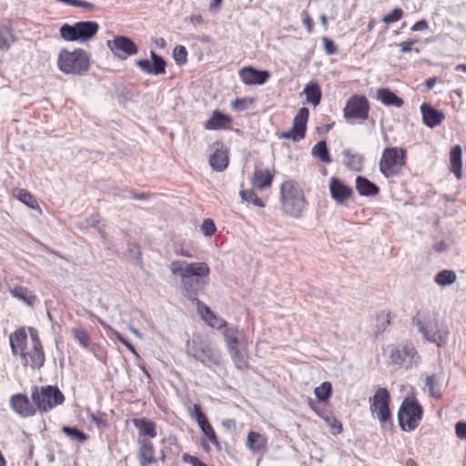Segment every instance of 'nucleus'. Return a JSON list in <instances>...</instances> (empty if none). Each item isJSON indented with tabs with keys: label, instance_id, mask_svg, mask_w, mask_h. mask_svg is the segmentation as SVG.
<instances>
[{
	"label": "nucleus",
	"instance_id": "obj_1",
	"mask_svg": "<svg viewBox=\"0 0 466 466\" xmlns=\"http://www.w3.org/2000/svg\"><path fill=\"white\" fill-rule=\"evenodd\" d=\"M31 346L28 347V337L25 327L16 329L9 336L11 351L14 356L19 357L24 367L32 370L41 369L46 362V354L38 331L32 327L28 328Z\"/></svg>",
	"mask_w": 466,
	"mask_h": 466
},
{
	"label": "nucleus",
	"instance_id": "obj_2",
	"mask_svg": "<svg viewBox=\"0 0 466 466\" xmlns=\"http://www.w3.org/2000/svg\"><path fill=\"white\" fill-rule=\"evenodd\" d=\"M131 422L137 431V458L139 466L155 465L157 464L158 461L164 462L166 461L165 452L161 451V455L158 458L156 446L152 441L157 436V422L146 417L133 418Z\"/></svg>",
	"mask_w": 466,
	"mask_h": 466
},
{
	"label": "nucleus",
	"instance_id": "obj_3",
	"mask_svg": "<svg viewBox=\"0 0 466 466\" xmlns=\"http://www.w3.org/2000/svg\"><path fill=\"white\" fill-rule=\"evenodd\" d=\"M280 203L285 214L299 218L305 207L306 198L301 187L294 180H286L280 186Z\"/></svg>",
	"mask_w": 466,
	"mask_h": 466
},
{
	"label": "nucleus",
	"instance_id": "obj_4",
	"mask_svg": "<svg viewBox=\"0 0 466 466\" xmlns=\"http://www.w3.org/2000/svg\"><path fill=\"white\" fill-rule=\"evenodd\" d=\"M56 65L64 74L80 76L89 69L90 56L82 48H76L73 51L63 48L58 53Z\"/></svg>",
	"mask_w": 466,
	"mask_h": 466
},
{
	"label": "nucleus",
	"instance_id": "obj_5",
	"mask_svg": "<svg viewBox=\"0 0 466 466\" xmlns=\"http://www.w3.org/2000/svg\"><path fill=\"white\" fill-rule=\"evenodd\" d=\"M424 409L414 393L408 395L400 403L398 410V422L401 431L410 432L420 424Z\"/></svg>",
	"mask_w": 466,
	"mask_h": 466
},
{
	"label": "nucleus",
	"instance_id": "obj_6",
	"mask_svg": "<svg viewBox=\"0 0 466 466\" xmlns=\"http://www.w3.org/2000/svg\"><path fill=\"white\" fill-rule=\"evenodd\" d=\"M31 399L40 414L51 411L66 400L64 393L57 386L53 385L33 386L31 388Z\"/></svg>",
	"mask_w": 466,
	"mask_h": 466
},
{
	"label": "nucleus",
	"instance_id": "obj_7",
	"mask_svg": "<svg viewBox=\"0 0 466 466\" xmlns=\"http://www.w3.org/2000/svg\"><path fill=\"white\" fill-rule=\"evenodd\" d=\"M370 410L377 419L382 429H391L393 426L392 414L390 408V394L386 388H378L369 399Z\"/></svg>",
	"mask_w": 466,
	"mask_h": 466
},
{
	"label": "nucleus",
	"instance_id": "obj_8",
	"mask_svg": "<svg viewBox=\"0 0 466 466\" xmlns=\"http://www.w3.org/2000/svg\"><path fill=\"white\" fill-rule=\"evenodd\" d=\"M414 321L426 340L435 343L438 347L446 344L450 332L443 321L435 317H425L421 319L419 315L414 319Z\"/></svg>",
	"mask_w": 466,
	"mask_h": 466
},
{
	"label": "nucleus",
	"instance_id": "obj_9",
	"mask_svg": "<svg viewBox=\"0 0 466 466\" xmlns=\"http://www.w3.org/2000/svg\"><path fill=\"white\" fill-rule=\"evenodd\" d=\"M99 25L96 21H80L73 25L64 24L60 29V36L67 42H87L98 32Z\"/></svg>",
	"mask_w": 466,
	"mask_h": 466
},
{
	"label": "nucleus",
	"instance_id": "obj_10",
	"mask_svg": "<svg viewBox=\"0 0 466 466\" xmlns=\"http://www.w3.org/2000/svg\"><path fill=\"white\" fill-rule=\"evenodd\" d=\"M406 150L401 147H386L380 160V170L386 177L398 175L406 163Z\"/></svg>",
	"mask_w": 466,
	"mask_h": 466
},
{
	"label": "nucleus",
	"instance_id": "obj_11",
	"mask_svg": "<svg viewBox=\"0 0 466 466\" xmlns=\"http://www.w3.org/2000/svg\"><path fill=\"white\" fill-rule=\"evenodd\" d=\"M170 269L173 275L181 277L183 285L187 292L191 291L192 284L189 281L191 277H206L210 271L209 267L205 262L186 263L178 260L171 263Z\"/></svg>",
	"mask_w": 466,
	"mask_h": 466
},
{
	"label": "nucleus",
	"instance_id": "obj_12",
	"mask_svg": "<svg viewBox=\"0 0 466 466\" xmlns=\"http://www.w3.org/2000/svg\"><path fill=\"white\" fill-rule=\"evenodd\" d=\"M370 106L363 95H352L343 109V116L349 123L364 122L369 118Z\"/></svg>",
	"mask_w": 466,
	"mask_h": 466
},
{
	"label": "nucleus",
	"instance_id": "obj_13",
	"mask_svg": "<svg viewBox=\"0 0 466 466\" xmlns=\"http://www.w3.org/2000/svg\"><path fill=\"white\" fill-rule=\"evenodd\" d=\"M106 46L114 56L120 60H126L138 53L137 44L125 35H115L113 39L106 41Z\"/></svg>",
	"mask_w": 466,
	"mask_h": 466
},
{
	"label": "nucleus",
	"instance_id": "obj_14",
	"mask_svg": "<svg viewBox=\"0 0 466 466\" xmlns=\"http://www.w3.org/2000/svg\"><path fill=\"white\" fill-rule=\"evenodd\" d=\"M309 117V110L307 107L299 108L295 116L292 123V127L289 131H284L279 134V138L291 139L293 141H299L305 137L307 131V122Z\"/></svg>",
	"mask_w": 466,
	"mask_h": 466
},
{
	"label": "nucleus",
	"instance_id": "obj_15",
	"mask_svg": "<svg viewBox=\"0 0 466 466\" xmlns=\"http://www.w3.org/2000/svg\"><path fill=\"white\" fill-rule=\"evenodd\" d=\"M9 406L22 418L33 417L37 413L33 400L25 393L13 394L9 399Z\"/></svg>",
	"mask_w": 466,
	"mask_h": 466
},
{
	"label": "nucleus",
	"instance_id": "obj_16",
	"mask_svg": "<svg viewBox=\"0 0 466 466\" xmlns=\"http://www.w3.org/2000/svg\"><path fill=\"white\" fill-rule=\"evenodd\" d=\"M150 57L152 63L148 59H139L136 61L137 66L147 75L158 76L166 74L167 63L165 59L154 51L150 52Z\"/></svg>",
	"mask_w": 466,
	"mask_h": 466
},
{
	"label": "nucleus",
	"instance_id": "obj_17",
	"mask_svg": "<svg viewBox=\"0 0 466 466\" xmlns=\"http://www.w3.org/2000/svg\"><path fill=\"white\" fill-rule=\"evenodd\" d=\"M240 80L247 86L265 84L270 74L267 70H258L253 66H244L238 71Z\"/></svg>",
	"mask_w": 466,
	"mask_h": 466
},
{
	"label": "nucleus",
	"instance_id": "obj_18",
	"mask_svg": "<svg viewBox=\"0 0 466 466\" xmlns=\"http://www.w3.org/2000/svg\"><path fill=\"white\" fill-rule=\"evenodd\" d=\"M194 300L196 301L198 315L208 326L217 329H225L228 326V322L221 317L216 315L208 306L198 299H195Z\"/></svg>",
	"mask_w": 466,
	"mask_h": 466
},
{
	"label": "nucleus",
	"instance_id": "obj_19",
	"mask_svg": "<svg viewBox=\"0 0 466 466\" xmlns=\"http://www.w3.org/2000/svg\"><path fill=\"white\" fill-rule=\"evenodd\" d=\"M232 126V116L218 110H214L210 117L204 123V127L207 130H230Z\"/></svg>",
	"mask_w": 466,
	"mask_h": 466
},
{
	"label": "nucleus",
	"instance_id": "obj_20",
	"mask_svg": "<svg viewBox=\"0 0 466 466\" xmlns=\"http://www.w3.org/2000/svg\"><path fill=\"white\" fill-rule=\"evenodd\" d=\"M329 191L332 198L340 204L350 198L353 195V189L336 177H332L329 179Z\"/></svg>",
	"mask_w": 466,
	"mask_h": 466
},
{
	"label": "nucleus",
	"instance_id": "obj_21",
	"mask_svg": "<svg viewBox=\"0 0 466 466\" xmlns=\"http://www.w3.org/2000/svg\"><path fill=\"white\" fill-rule=\"evenodd\" d=\"M245 444L253 454H264L268 451V438L255 431L248 432Z\"/></svg>",
	"mask_w": 466,
	"mask_h": 466
},
{
	"label": "nucleus",
	"instance_id": "obj_22",
	"mask_svg": "<svg viewBox=\"0 0 466 466\" xmlns=\"http://www.w3.org/2000/svg\"><path fill=\"white\" fill-rule=\"evenodd\" d=\"M420 112L423 123L431 128L441 125L445 119V115L442 111L437 110L426 103L420 106Z\"/></svg>",
	"mask_w": 466,
	"mask_h": 466
},
{
	"label": "nucleus",
	"instance_id": "obj_23",
	"mask_svg": "<svg viewBox=\"0 0 466 466\" xmlns=\"http://www.w3.org/2000/svg\"><path fill=\"white\" fill-rule=\"evenodd\" d=\"M417 355L415 348L411 344H405L400 349L392 347L390 353V360L392 364L403 366L407 359H413Z\"/></svg>",
	"mask_w": 466,
	"mask_h": 466
},
{
	"label": "nucleus",
	"instance_id": "obj_24",
	"mask_svg": "<svg viewBox=\"0 0 466 466\" xmlns=\"http://www.w3.org/2000/svg\"><path fill=\"white\" fill-rule=\"evenodd\" d=\"M198 426L203 432L204 438L202 439V447L205 451L209 452L210 446L209 443L214 445L218 450H220V442L218 439L216 431L212 425L209 423L208 420H206L200 423Z\"/></svg>",
	"mask_w": 466,
	"mask_h": 466
},
{
	"label": "nucleus",
	"instance_id": "obj_25",
	"mask_svg": "<svg viewBox=\"0 0 466 466\" xmlns=\"http://www.w3.org/2000/svg\"><path fill=\"white\" fill-rule=\"evenodd\" d=\"M273 174L268 168H258L255 169L251 184L254 187L258 189H263L266 187H269L272 184Z\"/></svg>",
	"mask_w": 466,
	"mask_h": 466
},
{
	"label": "nucleus",
	"instance_id": "obj_26",
	"mask_svg": "<svg viewBox=\"0 0 466 466\" xmlns=\"http://www.w3.org/2000/svg\"><path fill=\"white\" fill-rule=\"evenodd\" d=\"M450 170L458 179L462 177V148L460 145L451 147L450 151Z\"/></svg>",
	"mask_w": 466,
	"mask_h": 466
},
{
	"label": "nucleus",
	"instance_id": "obj_27",
	"mask_svg": "<svg viewBox=\"0 0 466 466\" xmlns=\"http://www.w3.org/2000/svg\"><path fill=\"white\" fill-rule=\"evenodd\" d=\"M209 165L216 171H223L228 166V154L221 146L217 148L209 157Z\"/></svg>",
	"mask_w": 466,
	"mask_h": 466
},
{
	"label": "nucleus",
	"instance_id": "obj_28",
	"mask_svg": "<svg viewBox=\"0 0 466 466\" xmlns=\"http://www.w3.org/2000/svg\"><path fill=\"white\" fill-rule=\"evenodd\" d=\"M355 182L356 189L360 196L374 197L380 192V187L365 177L358 176Z\"/></svg>",
	"mask_w": 466,
	"mask_h": 466
},
{
	"label": "nucleus",
	"instance_id": "obj_29",
	"mask_svg": "<svg viewBox=\"0 0 466 466\" xmlns=\"http://www.w3.org/2000/svg\"><path fill=\"white\" fill-rule=\"evenodd\" d=\"M377 99L387 106L401 107L403 106L402 98L399 97L389 88H379L377 90Z\"/></svg>",
	"mask_w": 466,
	"mask_h": 466
},
{
	"label": "nucleus",
	"instance_id": "obj_30",
	"mask_svg": "<svg viewBox=\"0 0 466 466\" xmlns=\"http://www.w3.org/2000/svg\"><path fill=\"white\" fill-rule=\"evenodd\" d=\"M303 93L306 96V103L317 106L321 100L322 92L319 85L316 81H311L306 85Z\"/></svg>",
	"mask_w": 466,
	"mask_h": 466
},
{
	"label": "nucleus",
	"instance_id": "obj_31",
	"mask_svg": "<svg viewBox=\"0 0 466 466\" xmlns=\"http://www.w3.org/2000/svg\"><path fill=\"white\" fill-rule=\"evenodd\" d=\"M194 357L203 363H218V355L216 350L207 343H204L200 346V348L196 351Z\"/></svg>",
	"mask_w": 466,
	"mask_h": 466
},
{
	"label": "nucleus",
	"instance_id": "obj_32",
	"mask_svg": "<svg viewBox=\"0 0 466 466\" xmlns=\"http://www.w3.org/2000/svg\"><path fill=\"white\" fill-rule=\"evenodd\" d=\"M424 390L431 398L440 400L442 398L441 386L439 377L436 374L427 375L424 379Z\"/></svg>",
	"mask_w": 466,
	"mask_h": 466
},
{
	"label": "nucleus",
	"instance_id": "obj_33",
	"mask_svg": "<svg viewBox=\"0 0 466 466\" xmlns=\"http://www.w3.org/2000/svg\"><path fill=\"white\" fill-rule=\"evenodd\" d=\"M239 334H240V331L238 327L227 326L224 329L223 337H224L226 345L228 347V350L238 348V346L240 344L239 338H238Z\"/></svg>",
	"mask_w": 466,
	"mask_h": 466
},
{
	"label": "nucleus",
	"instance_id": "obj_34",
	"mask_svg": "<svg viewBox=\"0 0 466 466\" xmlns=\"http://www.w3.org/2000/svg\"><path fill=\"white\" fill-rule=\"evenodd\" d=\"M10 293L13 297L24 301L27 305H33L37 299L36 296L32 291L23 286L15 287L10 290Z\"/></svg>",
	"mask_w": 466,
	"mask_h": 466
},
{
	"label": "nucleus",
	"instance_id": "obj_35",
	"mask_svg": "<svg viewBox=\"0 0 466 466\" xmlns=\"http://www.w3.org/2000/svg\"><path fill=\"white\" fill-rule=\"evenodd\" d=\"M235 367L239 370H248L249 367L247 354L240 351L238 348L228 350Z\"/></svg>",
	"mask_w": 466,
	"mask_h": 466
},
{
	"label": "nucleus",
	"instance_id": "obj_36",
	"mask_svg": "<svg viewBox=\"0 0 466 466\" xmlns=\"http://www.w3.org/2000/svg\"><path fill=\"white\" fill-rule=\"evenodd\" d=\"M86 413L88 419L94 422L98 429H106L109 427L108 416L106 412L100 410L94 412L88 409Z\"/></svg>",
	"mask_w": 466,
	"mask_h": 466
},
{
	"label": "nucleus",
	"instance_id": "obj_37",
	"mask_svg": "<svg viewBox=\"0 0 466 466\" xmlns=\"http://www.w3.org/2000/svg\"><path fill=\"white\" fill-rule=\"evenodd\" d=\"M15 197L31 208H38L39 205L36 198L28 190L25 188L16 189Z\"/></svg>",
	"mask_w": 466,
	"mask_h": 466
},
{
	"label": "nucleus",
	"instance_id": "obj_38",
	"mask_svg": "<svg viewBox=\"0 0 466 466\" xmlns=\"http://www.w3.org/2000/svg\"><path fill=\"white\" fill-rule=\"evenodd\" d=\"M63 433H65L70 440L84 443L87 441L88 436L83 431L78 430L75 427L63 426L61 428Z\"/></svg>",
	"mask_w": 466,
	"mask_h": 466
},
{
	"label": "nucleus",
	"instance_id": "obj_39",
	"mask_svg": "<svg viewBox=\"0 0 466 466\" xmlns=\"http://www.w3.org/2000/svg\"><path fill=\"white\" fill-rule=\"evenodd\" d=\"M457 276L453 270L443 269L437 273L434 281L440 286H448L456 281Z\"/></svg>",
	"mask_w": 466,
	"mask_h": 466
},
{
	"label": "nucleus",
	"instance_id": "obj_40",
	"mask_svg": "<svg viewBox=\"0 0 466 466\" xmlns=\"http://www.w3.org/2000/svg\"><path fill=\"white\" fill-rule=\"evenodd\" d=\"M312 155L318 157L324 163L332 161L324 140L318 142L312 148Z\"/></svg>",
	"mask_w": 466,
	"mask_h": 466
},
{
	"label": "nucleus",
	"instance_id": "obj_41",
	"mask_svg": "<svg viewBox=\"0 0 466 466\" xmlns=\"http://www.w3.org/2000/svg\"><path fill=\"white\" fill-rule=\"evenodd\" d=\"M315 396L320 401H327L332 394V386L329 381L322 382L314 390Z\"/></svg>",
	"mask_w": 466,
	"mask_h": 466
},
{
	"label": "nucleus",
	"instance_id": "obj_42",
	"mask_svg": "<svg viewBox=\"0 0 466 466\" xmlns=\"http://www.w3.org/2000/svg\"><path fill=\"white\" fill-rule=\"evenodd\" d=\"M74 339L85 349L90 345L91 338L88 331L85 329L76 328L72 329Z\"/></svg>",
	"mask_w": 466,
	"mask_h": 466
},
{
	"label": "nucleus",
	"instance_id": "obj_43",
	"mask_svg": "<svg viewBox=\"0 0 466 466\" xmlns=\"http://www.w3.org/2000/svg\"><path fill=\"white\" fill-rule=\"evenodd\" d=\"M240 196L244 201L251 202L259 208L265 207V202L252 189L241 190Z\"/></svg>",
	"mask_w": 466,
	"mask_h": 466
},
{
	"label": "nucleus",
	"instance_id": "obj_44",
	"mask_svg": "<svg viewBox=\"0 0 466 466\" xmlns=\"http://www.w3.org/2000/svg\"><path fill=\"white\" fill-rule=\"evenodd\" d=\"M255 98L249 96L236 98L235 100L231 101L230 106L234 111H244L248 109V107L251 106L255 102Z\"/></svg>",
	"mask_w": 466,
	"mask_h": 466
},
{
	"label": "nucleus",
	"instance_id": "obj_45",
	"mask_svg": "<svg viewBox=\"0 0 466 466\" xmlns=\"http://www.w3.org/2000/svg\"><path fill=\"white\" fill-rule=\"evenodd\" d=\"M322 419L329 425L332 434L336 435L342 431V424L334 415L326 412Z\"/></svg>",
	"mask_w": 466,
	"mask_h": 466
},
{
	"label": "nucleus",
	"instance_id": "obj_46",
	"mask_svg": "<svg viewBox=\"0 0 466 466\" xmlns=\"http://www.w3.org/2000/svg\"><path fill=\"white\" fill-rule=\"evenodd\" d=\"M173 57L178 65H184L187 62V51L184 46L178 45L174 48Z\"/></svg>",
	"mask_w": 466,
	"mask_h": 466
},
{
	"label": "nucleus",
	"instance_id": "obj_47",
	"mask_svg": "<svg viewBox=\"0 0 466 466\" xmlns=\"http://www.w3.org/2000/svg\"><path fill=\"white\" fill-rule=\"evenodd\" d=\"M404 12L401 8L396 7L391 12L384 15L381 21L387 25L395 23L403 17Z\"/></svg>",
	"mask_w": 466,
	"mask_h": 466
},
{
	"label": "nucleus",
	"instance_id": "obj_48",
	"mask_svg": "<svg viewBox=\"0 0 466 466\" xmlns=\"http://www.w3.org/2000/svg\"><path fill=\"white\" fill-rule=\"evenodd\" d=\"M390 312L382 311L377 316L378 324V331L382 332L386 329V328L390 324Z\"/></svg>",
	"mask_w": 466,
	"mask_h": 466
},
{
	"label": "nucleus",
	"instance_id": "obj_49",
	"mask_svg": "<svg viewBox=\"0 0 466 466\" xmlns=\"http://www.w3.org/2000/svg\"><path fill=\"white\" fill-rule=\"evenodd\" d=\"M56 2L63 3L72 6L83 7L87 10H92L95 7V5L90 2L83 1V0H56Z\"/></svg>",
	"mask_w": 466,
	"mask_h": 466
},
{
	"label": "nucleus",
	"instance_id": "obj_50",
	"mask_svg": "<svg viewBox=\"0 0 466 466\" xmlns=\"http://www.w3.org/2000/svg\"><path fill=\"white\" fill-rule=\"evenodd\" d=\"M217 230L214 221L210 218H207L201 225V231L205 236H212Z\"/></svg>",
	"mask_w": 466,
	"mask_h": 466
},
{
	"label": "nucleus",
	"instance_id": "obj_51",
	"mask_svg": "<svg viewBox=\"0 0 466 466\" xmlns=\"http://www.w3.org/2000/svg\"><path fill=\"white\" fill-rule=\"evenodd\" d=\"M190 413L191 416L195 418L198 424L208 420L206 414L203 412L201 406L199 404H194Z\"/></svg>",
	"mask_w": 466,
	"mask_h": 466
},
{
	"label": "nucleus",
	"instance_id": "obj_52",
	"mask_svg": "<svg viewBox=\"0 0 466 466\" xmlns=\"http://www.w3.org/2000/svg\"><path fill=\"white\" fill-rule=\"evenodd\" d=\"M418 42L417 39H410L404 42L400 43L398 46L400 47V51L402 54L409 53L413 50L412 46L415 45ZM414 51L416 53H419L420 50L418 48H415Z\"/></svg>",
	"mask_w": 466,
	"mask_h": 466
},
{
	"label": "nucleus",
	"instance_id": "obj_53",
	"mask_svg": "<svg viewBox=\"0 0 466 466\" xmlns=\"http://www.w3.org/2000/svg\"><path fill=\"white\" fill-rule=\"evenodd\" d=\"M182 460L186 463H189L191 466H208L205 462H203L198 457L190 455L188 453H184L182 456Z\"/></svg>",
	"mask_w": 466,
	"mask_h": 466
},
{
	"label": "nucleus",
	"instance_id": "obj_54",
	"mask_svg": "<svg viewBox=\"0 0 466 466\" xmlns=\"http://www.w3.org/2000/svg\"><path fill=\"white\" fill-rule=\"evenodd\" d=\"M322 43L327 55H334L338 52L337 46L335 43L329 39V37L323 36Z\"/></svg>",
	"mask_w": 466,
	"mask_h": 466
},
{
	"label": "nucleus",
	"instance_id": "obj_55",
	"mask_svg": "<svg viewBox=\"0 0 466 466\" xmlns=\"http://www.w3.org/2000/svg\"><path fill=\"white\" fill-rule=\"evenodd\" d=\"M302 22L303 25L306 26L308 33L311 34L314 29V23L309 14L306 11L302 13Z\"/></svg>",
	"mask_w": 466,
	"mask_h": 466
},
{
	"label": "nucleus",
	"instance_id": "obj_56",
	"mask_svg": "<svg viewBox=\"0 0 466 466\" xmlns=\"http://www.w3.org/2000/svg\"><path fill=\"white\" fill-rule=\"evenodd\" d=\"M456 435L459 439H466V422L459 421L455 426Z\"/></svg>",
	"mask_w": 466,
	"mask_h": 466
},
{
	"label": "nucleus",
	"instance_id": "obj_57",
	"mask_svg": "<svg viewBox=\"0 0 466 466\" xmlns=\"http://www.w3.org/2000/svg\"><path fill=\"white\" fill-rule=\"evenodd\" d=\"M11 35H5V34H0V49L1 50H7L10 46H11V43L13 42V40H10L11 38Z\"/></svg>",
	"mask_w": 466,
	"mask_h": 466
},
{
	"label": "nucleus",
	"instance_id": "obj_58",
	"mask_svg": "<svg viewBox=\"0 0 466 466\" xmlns=\"http://www.w3.org/2000/svg\"><path fill=\"white\" fill-rule=\"evenodd\" d=\"M427 28H428V23L424 19L416 22L411 26V30L412 31H422V30H426Z\"/></svg>",
	"mask_w": 466,
	"mask_h": 466
},
{
	"label": "nucleus",
	"instance_id": "obj_59",
	"mask_svg": "<svg viewBox=\"0 0 466 466\" xmlns=\"http://www.w3.org/2000/svg\"><path fill=\"white\" fill-rule=\"evenodd\" d=\"M309 406L320 418H322L323 415L326 413L325 410L324 409H319L311 399L309 400Z\"/></svg>",
	"mask_w": 466,
	"mask_h": 466
},
{
	"label": "nucleus",
	"instance_id": "obj_60",
	"mask_svg": "<svg viewBox=\"0 0 466 466\" xmlns=\"http://www.w3.org/2000/svg\"><path fill=\"white\" fill-rule=\"evenodd\" d=\"M116 338L118 339V340L123 343L132 353L134 354H137L136 352V350L134 348V346L129 343L126 339H124L121 335H117Z\"/></svg>",
	"mask_w": 466,
	"mask_h": 466
},
{
	"label": "nucleus",
	"instance_id": "obj_61",
	"mask_svg": "<svg viewBox=\"0 0 466 466\" xmlns=\"http://www.w3.org/2000/svg\"><path fill=\"white\" fill-rule=\"evenodd\" d=\"M151 197L150 193L142 192L139 194L133 193L132 198L137 200H146L148 199Z\"/></svg>",
	"mask_w": 466,
	"mask_h": 466
},
{
	"label": "nucleus",
	"instance_id": "obj_62",
	"mask_svg": "<svg viewBox=\"0 0 466 466\" xmlns=\"http://www.w3.org/2000/svg\"><path fill=\"white\" fill-rule=\"evenodd\" d=\"M436 83H437V78L436 77H431V78H428L425 81V86L428 89H432Z\"/></svg>",
	"mask_w": 466,
	"mask_h": 466
},
{
	"label": "nucleus",
	"instance_id": "obj_63",
	"mask_svg": "<svg viewBox=\"0 0 466 466\" xmlns=\"http://www.w3.org/2000/svg\"><path fill=\"white\" fill-rule=\"evenodd\" d=\"M223 0H211L210 8H218L221 5Z\"/></svg>",
	"mask_w": 466,
	"mask_h": 466
},
{
	"label": "nucleus",
	"instance_id": "obj_64",
	"mask_svg": "<svg viewBox=\"0 0 466 466\" xmlns=\"http://www.w3.org/2000/svg\"><path fill=\"white\" fill-rule=\"evenodd\" d=\"M456 71H461V72H464L466 73V65L464 64H460L458 65L456 67H455Z\"/></svg>",
	"mask_w": 466,
	"mask_h": 466
}]
</instances>
